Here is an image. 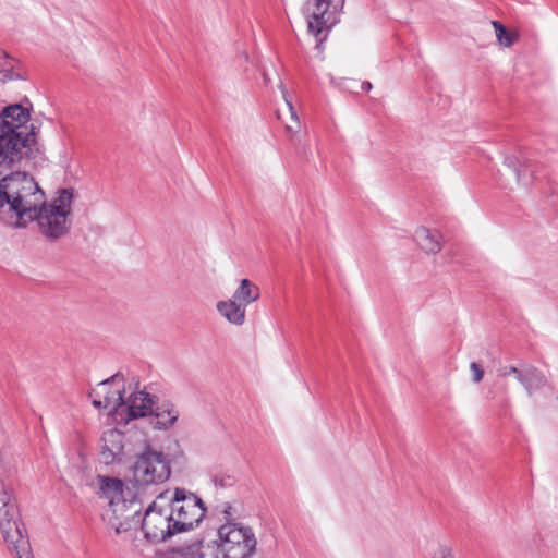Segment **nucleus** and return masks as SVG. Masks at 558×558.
Wrapping results in <instances>:
<instances>
[{
    "instance_id": "25",
    "label": "nucleus",
    "mask_w": 558,
    "mask_h": 558,
    "mask_svg": "<svg viewBox=\"0 0 558 558\" xmlns=\"http://www.w3.org/2000/svg\"><path fill=\"white\" fill-rule=\"evenodd\" d=\"M9 550L14 551L16 554L17 558H34L31 553V544L27 539V548L25 550H22L20 547H17V544H7Z\"/></svg>"
},
{
    "instance_id": "26",
    "label": "nucleus",
    "mask_w": 558,
    "mask_h": 558,
    "mask_svg": "<svg viewBox=\"0 0 558 558\" xmlns=\"http://www.w3.org/2000/svg\"><path fill=\"white\" fill-rule=\"evenodd\" d=\"M432 558H454V555L449 545H439L433 553Z\"/></svg>"
},
{
    "instance_id": "20",
    "label": "nucleus",
    "mask_w": 558,
    "mask_h": 558,
    "mask_svg": "<svg viewBox=\"0 0 558 558\" xmlns=\"http://www.w3.org/2000/svg\"><path fill=\"white\" fill-rule=\"evenodd\" d=\"M245 308L259 299V288L248 279H242L232 298Z\"/></svg>"
},
{
    "instance_id": "28",
    "label": "nucleus",
    "mask_w": 558,
    "mask_h": 558,
    "mask_svg": "<svg viewBox=\"0 0 558 558\" xmlns=\"http://www.w3.org/2000/svg\"><path fill=\"white\" fill-rule=\"evenodd\" d=\"M519 373H520V367H515V366H502L498 369L499 377H507L510 375H514L517 377L519 375Z\"/></svg>"
},
{
    "instance_id": "12",
    "label": "nucleus",
    "mask_w": 558,
    "mask_h": 558,
    "mask_svg": "<svg viewBox=\"0 0 558 558\" xmlns=\"http://www.w3.org/2000/svg\"><path fill=\"white\" fill-rule=\"evenodd\" d=\"M125 435L116 429L106 430L101 437L100 456L105 464L121 461L124 456Z\"/></svg>"
},
{
    "instance_id": "22",
    "label": "nucleus",
    "mask_w": 558,
    "mask_h": 558,
    "mask_svg": "<svg viewBox=\"0 0 558 558\" xmlns=\"http://www.w3.org/2000/svg\"><path fill=\"white\" fill-rule=\"evenodd\" d=\"M0 81H13L22 78L21 74L13 71L10 57L3 50H0Z\"/></svg>"
},
{
    "instance_id": "21",
    "label": "nucleus",
    "mask_w": 558,
    "mask_h": 558,
    "mask_svg": "<svg viewBox=\"0 0 558 558\" xmlns=\"http://www.w3.org/2000/svg\"><path fill=\"white\" fill-rule=\"evenodd\" d=\"M497 43L505 48H510L515 41H518L520 34L518 31H509L499 21H492Z\"/></svg>"
},
{
    "instance_id": "13",
    "label": "nucleus",
    "mask_w": 558,
    "mask_h": 558,
    "mask_svg": "<svg viewBox=\"0 0 558 558\" xmlns=\"http://www.w3.org/2000/svg\"><path fill=\"white\" fill-rule=\"evenodd\" d=\"M150 424L154 429L168 430L174 426L180 416L178 407L171 401L165 400L155 408L153 407Z\"/></svg>"
},
{
    "instance_id": "2",
    "label": "nucleus",
    "mask_w": 558,
    "mask_h": 558,
    "mask_svg": "<svg viewBox=\"0 0 558 558\" xmlns=\"http://www.w3.org/2000/svg\"><path fill=\"white\" fill-rule=\"evenodd\" d=\"M0 110V168L25 167L40 154V126L31 122L32 104L28 99Z\"/></svg>"
},
{
    "instance_id": "18",
    "label": "nucleus",
    "mask_w": 558,
    "mask_h": 558,
    "mask_svg": "<svg viewBox=\"0 0 558 558\" xmlns=\"http://www.w3.org/2000/svg\"><path fill=\"white\" fill-rule=\"evenodd\" d=\"M414 240L428 254H437L442 247L440 233L425 227H420L415 230Z\"/></svg>"
},
{
    "instance_id": "19",
    "label": "nucleus",
    "mask_w": 558,
    "mask_h": 558,
    "mask_svg": "<svg viewBox=\"0 0 558 558\" xmlns=\"http://www.w3.org/2000/svg\"><path fill=\"white\" fill-rule=\"evenodd\" d=\"M279 87L282 92V97L286 101V114L288 116V118H284L283 113L280 110L277 111V117L279 120L283 122L286 132L291 135H294L300 131V121L296 111L294 110V107L292 105V101L288 99V93L284 89L283 84L281 82L279 84Z\"/></svg>"
},
{
    "instance_id": "16",
    "label": "nucleus",
    "mask_w": 558,
    "mask_h": 558,
    "mask_svg": "<svg viewBox=\"0 0 558 558\" xmlns=\"http://www.w3.org/2000/svg\"><path fill=\"white\" fill-rule=\"evenodd\" d=\"M518 381L523 386L526 393L532 396L533 392L542 388L546 384L543 373L533 365L522 364L520 373L517 376Z\"/></svg>"
},
{
    "instance_id": "7",
    "label": "nucleus",
    "mask_w": 558,
    "mask_h": 558,
    "mask_svg": "<svg viewBox=\"0 0 558 558\" xmlns=\"http://www.w3.org/2000/svg\"><path fill=\"white\" fill-rule=\"evenodd\" d=\"M169 494V492L161 493L144 511L141 524L144 536L149 542L160 543L177 533L172 526L171 512L167 505H163Z\"/></svg>"
},
{
    "instance_id": "9",
    "label": "nucleus",
    "mask_w": 558,
    "mask_h": 558,
    "mask_svg": "<svg viewBox=\"0 0 558 558\" xmlns=\"http://www.w3.org/2000/svg\"><path fill=\"white\" fill-rule=\"evenodd\" d=\"M142 501L128 492L121 500H114L106 512L107 524L116 534L136 529L142 520Z\"/></svg>"
},
{
    "instance_id": "8",
    "label": "nucleus",
    "mask_w": 558,
    "mask_h": 558,
    "mask_svg": "<svg viewBox=\"0 0 558 558\" xmlns=\"http://www.w3.org/2000/svg\"><path fill=\"white\" fill-rule=\"evenodd\" d=\"M171 474L170 461L162 451L147 447L137 456L133 465V478L138 485H153L166 482Z\"/></svg>"
},
{
    "instance_id": "24",
    "label": "nucleus",
    "mask_w": 558,
    "mask_h": 558,
    "mask_svg": "<svg viewBox=\"0 0 558 558\" xmlns=\"http://www.w3.org/2000/svg\"><path fill=\"white\" fill-rule=\"evenodd\" d=\"M220 512L225 515L223 517L225 523L239 522L236 520V511H235V509L229 502H225L221 506Z\"/></svg>"
},
{
    "instance_id": "11",
    "label": "nucleus",
    "mask_w": 558,
    "mask_h": 558,
    "mask_svg": "<svg viewBox=\"0 0 558 558\" xmlns=\"http://www.w3.org/2000/svg\"><path fill=\"white\" fill-rule=\"evenodd\" d=\"M154 404V397L136 387V390L128 396L123 395V404L118 415L126 424L132 420L147 416Z\"/></svg>"
},
{
    "instance_id": "3",
    "label": "nucleus",
    "mask_w": 558,
    "mask_h": 558,
    "mask_svg": "<svg viewBox=\"0 0 558 558\" xmlns=\"http://www.w3.org/2000/svg\"><path fill=\"white\" fill-rule=\"evenodd\" d=\"M345 0H307L304 4V14L307 21V31L316 40V48L322 49L329 32L340 21V13Z\"/></svg>"
},
{
    "instance_id": "5",
    "label": "nucleus",
    "mask_w": 558,
    "mask_h": 558,
    "mask_svg": "<svg viewBox=\"0 0 558 558\" xmlns=\"http://www.w3.org/2000/svg\"><path fill=\"white\" fill-rule=\"evenodd\" d=\"M0 531L5 544L27 548V535L21 522L19 507L10 485L0 481Z\"/></svg>"
},
{
    "instance_id": "10",
    "label": "nucleus",
    "mask_w": 558,
    "mask_h": 558,
    "mask_svg": "<svg viewBox=\"0 0 558 558\" xmlns=\"http://www.w3.org/2000/svg\"><path fill=\"white\" fill-rule=\"evenodd\" d=\"M124 381V375L119 372L99 383L97 388L89 393V397L93 398V405L97 409L110 408V413L118 415L123 404V395L126 393Z\"/></svg>"
},
{
    "instance_id": "15",
    "label": "nucleus",
    "mask_w": 558,
    "mask_h": 558,
    "mask_svg": "<svg viewBox=\"0 0 558 558\" xmlns=\"http://www.w3.org/2000/svg\"><path fill=\"white\" fill-rule=\"evenodd\" d=\"M96 483L98 486V496L100 498L108 499L109 507L112 501L121 500L123 497L128 496V493L123 492V483L119 478L98 475L96 477Z\"/></svg>"
},
{
    "instance_id": "23",
    "label": "nucleus",
    "mask_w": 558,
    "mask_h": 558,
    "mask_svg": "<svg viewBox=\"0 0 558 558\" xmlns=\"http://www.w3.org/2000/svg\"><path fill=\"white\" fill-rule=\"evenodd\" d=\"M505 165L514 172L518 184L524 183V180H523L524 174H523L522 170L519 168V160L517 157H514V156L506 157Z\"/></svg>"
},
{
    "instance_id": "27",
    "label": "nucleus",
    "mask_w": 558,
    "mask_h": 558,
    "mask_svg": "<svg viewBox=\"0 0 558 558\" xmlns=\"http://www.w3.org/2000/svg\"><path fill=\"white\" fill-rule=\"evenodd\" d=\"M470 369L472 372V380L474 383L478 384L483 379V376H484L483 367L478 363L472 362L470 364Z\"/></svg>"
},
{
    "instance_id": "1",
    "label": "nucleus",
    "mask_w": 558,
    "mask_h": 558,
    "mask_svg": "<svg viewBox=\"0 0 558 558\" xmlns=\"http://www.w3.org/2000/svg\"><path fill=\"white\" fill-rule=\"evenodd\" d=\"M72 201L73 190L61 189L52 202L45 203L44 192L25 171L0 179V221L13 228H25L36 220L39 232L50 241L69 232Z\"/></svg>"
},
{
    "instance_id": "17",
    "label": "nucleus",
    "mask_w": 558,
    "mask_h": 558,
    "mask_svg": "<svg viewBox=\"0 0 558 558\" xmlns=\"http://www.w3.org/2000/svg\"><path fill=\"white\" fill-rule=\"evenodd\" d=\"M217 312L230 324L242 326L246 318V308L232 299L219 301L216 304Z\"/></svg>"
},
{
    "instance_id": "6",
    "label": "nucleus",
    "mask_w": 558,
    "mask_h": 558,
    "mask_svg": "<svg viewBox=\"0 0 558 558\" xmlns=\"http://www.w3.org/2000/svg\"><path fill=\"white\" fill-rule=\"evenodd\" d=\"M219 545L228 558H251L256 553L257 539L253 529L242 522H229L219 526Z\"/></svg>"
},
{
    "instance_id": "29",
    "label": "nucleus",
    "mask_w": 558,
    "mask_h": 558,
    "mask_svg": "<svg viewBox=\"0 0 558 558\" xmlns=\"http://www.w3.org/2000/svg\"><path fill=\"white\" fill-rule=\"evenodd\" d=\"M372 87H373V86H372V84H371L369 82H363V83L361 84V88H362L363 90H366V92L371 90V89H372Z\"/></svg>"
},
{
    "instance_id": "4",
    "label": "nucleus",
    "mask_w": 558,
    "mask_h": 558,
    "mask_svg": "<svg viewBox=\"0 0 558 558\" xmlns=\"http://www.w3.org/2000/svg\"><path fill=\"white\" fill-rule=\"evenodd\" d=\"M168 500H170V504L167 507L173 518L172 526H174V532L180 533L192 530L205 517L206 508L202 499L184 488H175L168 496Z\"/></svg>"
},
{
    "instance_id": "14",
    "label": "nucleus",
    "mask_w": 558,
    "mask_h": 558,
    "mask_svg": "<svg viewBox=\"0 0 558 558\" xmlns=\"http://www.w3.org/2000/svg\"><path fill=\"white\" fill-rule=\"evenodd\" d=\"M177 553L183 558H228L219 539L204 544L203 542L180 546Z\"/></svg>"
}]
</instances>
